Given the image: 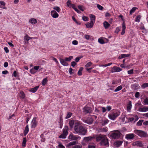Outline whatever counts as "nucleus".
<instances>
[{"label":"nucleus","mask_w":148,"mask_h":148,"mask_svg":"<svg viewBox=\"0 0 148 148\" xmlns=\"http://www.w3.org/2000/svg\"><path fill=\"white\" fill-rule=\"evenodd\" d=\"M73 129L75 132L74 133L79 135H84L87 133L86 129L83 126L81 125L78 121H75Z\"/></svg>","instance_id":"f257e3e1"},{"label":"nucleus","mask_w":148,"mask_h":148,"mask_svg":"<svg viewBox=\"0 0 148 148\" xmlns=\"http://www.w3.org/2000/svg\"><path fill=\"white\" fill-rule=\"evenodd\" d=\"M120 113L119 112H111L108 115V117L110 119L114 120L120 115Z\"/></svg>","instance_id":"f03ea898"},{"label":"nucleus","mask_w":148,"mask_h":148,"mask_svg":"<svg viewBox=\"0 0 148 148\" xmlns=\"http://www.w3.org/2000/svg\"><path fill=\"white\" fill-rule=\"evenodd\" d=\"M69 128L68 126H65L64 129L63 130V133L61 134L59 137L60 138H65L66 136L68 134V130Z\"/></svg>","instance_id":"7ed1b4c3"},{"label":"nucleus","mask_w":148,"mask_h":148,"mask_svg":"<svg viewBox=\"0 0 148 148\" xmlns=\"http://www.w3.org/2000/svg\"><path fill=\"white\" fill-rule=\"evenodd\" d=\"M121 134V133L118 130H116L112 133L110 136L114 139H117L120 137Z\"/></svg>","instance_id":"20e7f679"},{"label":"nucleus","mask_w":148,"mask_h":148,"mask_svg":"<svg viewBox=\"0 0 148 148\" xmlns=\"http://www.w3.org/2000/svg\"><path fill=\"white\" fill-rule=\"evenodd\" d=\"M68 138L70 141H77L78 140H80L81 137L78 136H76L71 133L69 134Z\"/></svg>","instance_id":"39448f33"},{"label":"nucleus","mask_w":148,"mask_h":148,"mask_svg":"<svg viewBox=\"0 0 148 148\" xmlns=\"http://www.w3.org/2000/svg\"><path fill=\"white\" fill-rule=\"evenodd\" d=\"M134 132L135 134L141 137H145L146 135L145 132L140 130H135Z\"/></svg>","instance_id":"423d86ee"},{"label":"nucleus","mask_w":148,"mask_h":148,"mask_svg":"<svg viewBox=\"0 0 148 148\" xmlns=\"http://www.w3.org/2000/svg\"><path fill=\"white\" fill-rule=\"evenodd\" d=\"M92 112V109L90 107L86 106L83 108L82 112L84 114L90 113Z\"/></svg>","instance_id":"0eeeda50"},{"label":"nucleus","mask_w":148,"mask_h":148,"mask_svg":"<svg viewBox=\"0 0 148 148\" xmlns=\"http://www.w3.org/2000/svg\"><path fill=\"white\" fill-rule=\"evenodd\" d=\"M103 139V140H102L100 142V143L101 145L103 146H108L109 143L107 138L106 137L104 138V139Z\"/></svg>","instance_id":"6e6552de"},{"label":"nucleus","mask_w":148,"mask_h":148,"mask_svg":"<svg viewBox=\"0 0 148 148\" xmlns=\"http://www.w3.org/2000/svg\"><path fill=\"white\" fill-rule=\"evenodd\" d=\"M106 136L104 135H99L96 137V140L97 142L101 141L103 140L104 138H106Z\"/></svg>","instance_id":"1a4fd4ad"},{"label":"nucleus","mask_w":148,"mask_h":148,"mask_svg":"<svg viewBox=\"0 0 148 148\" xmlns=\"http://www.w3.org/2000/svg\"><path fill=\"white\" fill-rule=\"evenodd\" d=\"M122 70L121 69L116 66H114L112 69L111 72L112 73L119 72Z\"/></svg>","instance_id":"9d476101"},{"label":"nucleus","mask_w":148,"mask_h":148,"mask_svg":"<svg viewBox=\"0 0 148 148\" xmlns=\"http://www.w3.org/2000/svg\"><path fill=\"white\" fill-rule=\"evenodd\" d=\"M83 121L88 124H92L93 121V119L91 117L88 118L86 120H84Z\"/></svg>","instance_id":"9b49d317"},{"label":"nucleus","mask_w":148,"mask_h":148,"mask_svg":"<svg viewBox=\"0 0 148 148\" xmlns=\"http://www.w3.org/2000/svg\"><path fill=\"white\" fill-rule=\"evenodd\" d=\"M32 38H31L29 37L27 34H26L25 36L24 37V41L25 42V44H28L29 42L28 41L30 40L31 39H32Z\"/></svg>","instance_id":"f8f14e48"},{"label":"nucleus","mask_w":148,"mask_h":148,"mask_svg":"<svg viewBox=\"0 0 148 148\" xmlns=\"http://www.w3.org/2000/svg\"><path fill=\"white\" fill-rule=\"evenodd\" d=\"M51 14L52 17L54 18H57L58 17L59 15L55 10L51 11Z\"/></svg>","instance_id":"ddd939ff"},{"label":"nucleus","mask_w":148,"mask_h":148,"mask_svg":"<svg viewBox=\"0 0 148 148\" xmlns=\"http://www.w3.org/2000/svg\"><path fill=\"white\" fill-rule=\"evenodd\" d=\"M32 128H34L36 126L37 122L36 121V118H34L32 120Z\"/></svg>","instance_id":"4468645a"},{"label":"nucleus","mask_w":148,"mask_h":148,"mask_svg":"<svg viewBox=\"0 0 148 148\" xmlns=\"http://www.w3.org/2000/svg\"><path fill=\"white\" fill-rule=\"evenodd\" d=\"M126 137L127 139H131L134 137V135L133 134H127L126 136Z\"/></svg>","instance_id":"2eb2a0df"},{"label":"nucleus","mask_w":148,"mask_h":148,"mask_svg":"<svg viewBox=\"0 0 148 148\" xmlns=\"http://www.w3.org/2000/svg\"><path fill=\"white\" fill-rule=\"evenodd\" d=\"M90 22L94 24V23L95 22V16L93 14H90Z\"/></svg>","instance_id":"dca6fc26"},{"label":"nucleus","mask_w":148,"mask_h":148,"mask_svg":"<svg viewBox=\"0 0 148 148\" xmlns=\"http://www.w3.org/2000/svg\"><path fill=\"white\" fill-rule=\"evenodd\" d=\"M60 61L61 64L64 66H67L68 65V64L63 59L60 58Z\"/></svg>","instance_id":"f3484780"},{"label":"nucleus","mask_w":148,"mask_h":148,"mask_svg":"<svg viewBox=\"0 0 148 148\" xmlns=\"http://www.w3.org/2000/svg\"><path fill=\"white\" fill-rule=\"evenodd\" d=\"M75 122L74 120H72L70 121L69 123L70 128L72 129L73 128V126H74Z\"/></svg>","instance_id":"a211bd4d"},{"label":"nucleus","mask_w":148,"mask_h":148,"mask_svg":"<svg viewBox=\"0 0 148 148\" xmlns=\"http://www.w3.org/2000/svg\"><path fill=\"white\" fill-rule=\"evenodd\" d=\"M122 32H121V34L122 35H123L125 33V29H126V27H125V24L124 22H123L122 24Z\"/></svg>","instance_id":"6ab92c4d"},{"label":"nucleus","mask_w":148,"mask_h":148,"mask_svg":"<svg viewBox=\"0 0 148 148\" xmlns=\"http://www.w3.org/2000/svg\"><path fill=\"white\" fill-rule=\"evenodd\" d=\"M132 107V102L131 101H129L127 106V110L128 111L130 110Z\"/></svg>","instance_id":"aec40b11"},{"label":"nucleus","mask_w":148,"mask_h":148,"mask_svg":"<svg viewBox=\"0 0 148 148\" xmlns=\"http://www.w3.org/2000/svg\"><path fill=\"white\" fill-rule=\"evenodd\" d=\"M39 87V86H37L34 88H32L29 90V91L33 93L37 91Z\"/></svg>","instance_id":"412c9836"},{"label":"nucleus","mask_w":148,"mask_h":148,"mask_svg":"<svg viewBox=\"0 0 148 148\" xmlns=\"http://www.w3.org/2000/svg\"><path fill=\"white\" fill-rule=\"evenodd\" d=\"M93 138V137L90 136L84 138V140L85 142H88L89 141L91 140Z\"/></svg>","instance_id":"4be33fe9"},{"label":"nucleus","mask_w":148,"mask_h":148,"mask_svg":"<svg viewBox=\"0 0 148 148\" xmlns=\"http://www.w3.org/2000/svg\"><path fill=\"white\" fill-rule=\"evenodd\" d=\"M103 24L104 27L106 29L108 28L110 26V25L106 21H105L104 22Z\"/></svg>","instance_id":"5701e85b"},{"label":"nucleus","mask_w":148,"mask_h":148,"mask_svg":"<svg viewBox=\"0 0 148 148\" xmlns=\"http://www.w3.org/2000/svg\"><path fill=\"white\" fill-rule=\"evenodd\" d=\"M93 23L90 22V23H88L86 24V27L87 28H91L92 27L93 25Z\"/></svg>","instance_id":"b1692460"},{"label":"nucleus","mask_w":148,"mask_h":148,"mask_svg":"<svg viewBox=\"0 0 148 148\" xmlns=\"http://www.w3.org/2000/svg\"><path fill=\"white\" fill-rule=\"evenodd\" d=\"M78 142L77 141H75L71 142L69 143L68 144L67 146H70L73 145H75L76 144H77Z\"/></svg>","instance_id":"393cba45"},{"label":"nucleus","mask_w":148,"mask_h":148,"mask_svg":"<svg viewBox=\"0 0 148 148\" xmlns=\"http://www.w3.org/2000/svg\"><path fill=\"white\" fill-rule=\"evenodd\" d=\"M139 111L142 112L148 111V108L144 107L143 108H140L139 109Z\"/></svg>","instance_id":"a878e982"},{"label":"nucleus","mask_w":148,"mask_h":148,"mask_svg":"<svg viewBox=\"0 0 148 148\" xmlns=\"http://www.w3.org/2000/svg\"><path fill=\"white\" fill-rule=\"evenodd\" d=\"M71 6L78 13H79L81 12L80 11L77 9V8L75 7V5L74 4H72L71 5Z\"/></svg>","instance_id":"bb28decb"},{"label":"nucleus","mask_w":148,"mask_h":148,"mask_svg":"<svg viewBox=\"0 0 148 148\" xmlns=\"http://www.w3.org/2000/svg\"><path fill=\"white\" fill-rule=\"evenodd\" d=\"M29 132L28 125H27L25 127V130L24 132V135L25 136Z\"/></svg>","instance_id":"cd10ccee"},{"label":"nucleus","mask_w":148,"mask_h":148,"mask_svg":"<svg viewBox=\"0 0 148 148\" xmlns=\"http://www.w3.org/2000/svg\"><path fill=\"white\" fill-rule=\"evenodd\" d=\"M130 56V54H121V56H119V58H124L126 57H129Z\"/></svg>","instance_id":"c85d7f7f"},{"label":"nucleus","mask_w":148,"mask_h":148,"mask_svg":"<svg viewBox=\"0 0 148 148\" xmlns=\"http://www.w3.org/2000/svg\"><path fill=\"white\" fill-rule=\"evenodd\" d=\"M29 22L31 23L35 24L37 23V21L36 19L34 18H32L29 20Z\"/></svg>","instance_id":"c756f323"},{"label":"nucleus","mask_w":148,"mask_h":148,"mask_svg":"<svg viewBox=\"0 0 148 148\" xmlns=\"http://www.w3.org/2000/svg\"><path fill=\"white\" fill-rule=\"evenodd\" d=\"M107 127H105L103 128H101L100 129V131L102 132H106L107 131Z\"/></svg>","instance_id":"7c9ffc66"},{"label":"nucleus","mask_w":148,"mask_h":148,"mask_svg":"<svg viewBox=\"0 0 148 148\" xmlns=\"http://www.w3.org/2000/svg\"><path fill=\"white\" fill-rule=\"evenodd\" d=\"M141 16L140 15H139L137 16L135 19V21L137 22H139L140 21V20L141 18Z\"/></svg>","instance_id":"2f4dec72"},{"label":"nucleus","mask_w":148,"mask_h":148,"mask_svg":"<svg viewBox=\"0 0 148 148\" xmlns=\"http://www.w3.org/2000/svg\"><path fill=\"white\" fill-rule=\"evenodd\" d=\"M47 81V78H45L43 79L42 82V85L43 86H44L46 84Z\"/></svg>","instance_id":"473e14b6"},{"label":"nucleus","mask_w":148,"mask_h":148,"mask_svg":"<svg viewBox=\"0 0 148 148\" xmlns=\"http://www.w3.org/2000/svg\"><path fill=\"white\" fill-rule=\"evenodd\" d=\"M123 142L120 141H117L116 142V145L117 147L120 146L121 145Z\"/></svg>","instance_id":"72a5a7b5"},{"label":"nucleus","mask_w":148,"mask_h":148,"mask_svg":"<svg viewBox=\"0 0 148 148\" xmlns=\"http://www.w3.org/2000/svg\"><path fill=\"white\" fill-rule=\"evenodd\" d=\"M137 9V8L135 7H133L132 9L130 10V14H132L136 10V9Z\"/></svg>","instance_id":"f704fd0d"},{"label":"nucleus","mask_w":148,"mask_h":148,"mask_svg":"<svg viewBox=\"0 0 148 148\" xmlns=\"http://www.w3.org/2000/svg\"><path fill=\"white\" fill-rule=\"evenodd\" d=\"M143 121V120H140L137 123V125L138 126H140L142 125Z\"/></svg>","instance_id":"c9c22d12"},{"label":"nucleus","mask_w":148,"mask_h":148,"mask_svg":"<svg viewBox=\"0 0 148 148\" xmlns=\"http://www.w3.org/2000/svg\"><path fill=\"white\" fill-rule=\"evenodd\" d=\"M122 88V86H120L117 87L114 90V91L115 92H117L121 90Z\"/></svg>","instance_id":"e433bc0d"},{"label":"nucleus","mask_w":148,"mask_h":148,"mask_svg":"<svg viewBox=\"0 0 148 148\" xmlns=\"http://www.w3.org/2000/svg\"><path fill=\"white\" fill-rule=\"evenodd\" d=\"M83 67H80L79 69V71H78V74L79 75H82V71L83 70Z\"/></svg>","instance_id":"4c0bfd02"},{"label":"nucleus","mask_w":148,"mask_h":148,"mask_svg":"<svg viewBox=\"0 0 148 148\" xmlns=\"http://www.w3.org/2000/svg\"><path fill=\"white\" fill-rule=\"evenodd\" d=\"M20 96L22 99L24 98L25 97V94L23 91H21L20 92Z\"/></svg>","instance_id":"58836bf2"},{"label":"nucleus","mask_w":148,"mask_h":148,"mask_svg":"<svg viewBox=\"0 0 148 148\" xmlns=\"http://www.w3.org/2000/svg\"><path fill=\"white\" fill-rule=\"evenodd\" d=\"M26 138H23V140L22 142V146L23 147H25L26 145Z\"/></svg>","instance_id":"ea45409f"},{"label":"nucleus","mask_w":148,"mask_h":148,"mask_svg":"<svg viewBox=\"0 0 148 148\" xmlns=\"http://www.w3.org/2000/svg\"><path fill=\"white\" fill-rule=\"evenodd\" d=\"M108 122L109 121L108 120H104L102 121V125L104 126L107 124Z\"/></svg>","instance_id":"a19ab883"},{"label":"nucleus","mask_w":148,"mask_h":148,"mask_svg":"<svg viewBox=\"0 0 148 148\" xmlns=\"http://www.w3.org/2000/svg\"><path fill=\"white\" fill-rule=\"evenodd\" d=\"M73 58V56H70L69 58H66L65 59V60L66 61H69L71 60Z\"/></svg>","instance_id":"79ce46f5"},{"label":"nucleus","mask_w":148,"mask_h":148,"mask_svg":"<svg viewBox=\"0 0 148 148\" xmlns=\"http://www.w3.org/2000/svg\"><path fill=\"white\" fill-rule=\"evenodd\" d=\"M98 41L100 43L102 44L104 43H105L104 40L101 38H99L98 39Z\"/></svg>","instance_id":"37998d69"},{"label":"nucleus","mask_w":148,"mask_h":148,"mask_svg":"<svg viewBox=\"0 0 148 148\" xmlns=\"http://www.w3.org/2000/svg\"><path fill=\"white\" fill-rule=\"evenodd\" d=\"M53 9L57 11L58 12H59L60 11V9L59 7H57V6H56L54 7L53 8Z\"/></svg>","instance_id":"c03bdc74"},{"label":"nucleus","mask_w":148,"mask_h":148,"mask_svg":"<svg viewBox=\"0 0 148 148\" xmlns=\"http://www.w3.org/2000/svg\"><path fill=\"white\" fill-rule=\"evenodd\" d=\"M141 87L143 88H145L146 87H148V83H145L141 85Z\"/></svg>","instance_id":"a18cd8bd"},{"label":"nucleus","mask_w":148,"mask_h":148,"mask_svg":"<svg viewBox=\"0 0 148 148\" xmlns=\"http://www.w3.org/2000/svg\"><path fill=\"white\" fill-rule=\"evenodd\" d=\"M72 113L70 112H68L65 118L66 119H67L69 118L71 116Z\"/></svg>","instance_id":"49530a36"},{"label":"nucleus","mask_w":148,"mask_h":148,"mask_svg":"<svg viewBox=\"0 0 148 148\" xmlns=\"http://www.w3.org/2000/svg\"><path fill=\"white\" fill-rule=\"evenodd\" d=\"M97 7L99 10H103V7L99 4L97 5Z\"/></svg>","instance_id":"de8ad7c7"},{"label":"nucleus","mask_w":148,"mask_h":148,"mask_svg":"<svg viewBox=\"0 0 148 148\" xmlns=\"http://www.w3.org/2000/svg\"><path fill=\"white\" fill-rule=\"evenodd\" d=\"M67 5L69 7H71V1L70 0H68L66 3Z\"/></svg>","instance_id":"09e8293b"},{"label":"nucleus","mask_w":148,"mask_h":148,"mask_svg":"<svg viewBox=\"0 0 148 148\" xmlns=\"http://www.w3.org/2000/svg\"><path fill=\"white\" fill-rule=\"evenodd\" d=\"M136 144L138 146H139V147H142L143 146L142 144L140 142H137L136 143Z\"/></svg>","instance_id":"8fccbe9b"},{"label":"nucleus","mask_w":148,"mask_h":148,"mask_svg":"<svg viewBox=\"0 0 148 148\" xmlns=\"http://www.w3.org/2000/svg\"><path fill=\"white\" fill-rule=\"evenodd\" d=\"M133 71H134V70L133 69H132L128 71H127L128 73L129 74H130V75L132 74H133L134 73Z\"/></svg>","instance_id":"3c124183"},{"label":"nucleus","mask_w":148,"mask_h":148,"mask_svg":"<svg viewBox=\"0 0 148 148\" xmlns=\"http://www.w3.org/2000/svg\"><path fill=\"white\" fill-rule=\"evenodd\" d=\"M82 146L81 145H76L73 147L72 148H81Z\"/></svg>","instance_id":"603ef678"},{"label":"nucleus","mask_w":148,"mask_h":148,"mask_svg":"<svg viewBox=\"0 0 148 148\" xmlns=\"http://www.w3.org/2000/svg\"><path fill=\"white\" fill-rule=\"evenodd\" d=\"M58 147L59 148H65V147L64 146L62 143H59L58 145Z\"/></svg>","instance_id":"864d4df0"},{"label":"nucleus","mask_w":148,"mask_h":148,"mask_svg":"<svg viewBox=\"0 0 148 148\" xmlns=\"http://www.w3.org/2000/svg\"><path fill=\"white\" fill-rule=\"evenodd\" d=\"M78 8L81 11H83L84 10L83 8V6L81 5H78Z\"/></svg>","instance_id":"5fc2aeb1"},{"label":"nucleus","mask_w":148,"mask_h":148,"mask_svg":"<svg viewBox=\"0 0 148 148\" xmlns=\"http://www.w3.org/2000/svg\"><path fill=\"white\" fill-rule=\"evenodd\" d=\"M144 102L145 104L148 105V98L144 99Z\"/></svg>","instance_id":"6e6d98bb"},{"label":"nucleus","mask_w":148,"mask_h":148,"mask_svg":"<svg viewBox=\"0 0 148 148\" xmlns=\"http://www.w3.org/2000/svg\"><path fill=\"white\" fill-rule=\"evenodd\" d=\"M88 17L87 16H83L82 17L83 20L85 21H87L88 20Z\"/></svg>","instance_id":"4d7b16f0"},{"label":"nucleus","mask_w":148,"mask_h":148,"mask_svg":"<svg viewBox=\"0 0 148 148\" xmlns=\"http://www.w3.org/2000/svg\"><path fill=\"white\" fill-rule=\"evenodd\" d=\"M112 64V63H110L107 64H106L104 65H101L102 66H104V67H106L107 66H109L111 64Z\"/></svg>","instance_id":"13d9d810"},{"label":"nucleus","mask_w":148,"mask_h":148,"mask_svg":"<svg viewBox=\"0 0 148 148\" xmlns=\"http://www.w3.org/2000/svg\"><path fill=\"white\" fill-rule=\"evenodd\" d=\"M50 58L51 59H53V60H54L56 63H58V62L57 60L55 58L53 57L52 56H51L50 57Z\"/></svg>","instance_id":"bf43d9fd"},{"label":"nucleus","mask_w":148,"mask_h":148,"mask_svg":"<svg viewBox=\"0 0 148 148\" xmlns=\"http://www.w3.org/2000/svg\"><path fill=\"white\" fill-rule=\"evenodd\" d=\"M92 64V63L91 62H89L85 65V66L86 67H89Z\"/></svg>","instance_id":"052dcab7"},{"label":"nucleus","mask_w":148,"mask_h":148,"mask_svg":"<svg viewBox=\"0 0 148 148\" xmlns=\"http://www.w3.org/2000/svg\"><path fill=\"white\" fill-rule=\"evenodd\" d=\"M85 38L87 40H88L90 39V36L88 35H85L84 36Z\"/></svg>","instance_id":"680f3d73"},{"label":"nucleus","mask_w":148,"mask_h":148,"mask_svg":"<svg viewBox=\"0 0 148 148\" xmlns=\"http://www.w3.org/2000/svg\"><path fill=\"white\" fill-rule=\"evenodd\" d=\"M78 43V42L76 40H73L72 42V44L74 45H77Z\"/></svg>","instance_id":"e2e57ef3"},{"label":"nucleus","mask_w":148,"mask_h":148,"mask_svg":"<svg viewBox=\"0 0 148 148\" xmlns=\"http://www.w3.org/2000/svg\"><path fill=\"white\" fill-rule=\"evenodd\" d=\"M139 93L138 92H136L135 95V97L136 98H138L139 97Z\"/></svg>","instance_id":"0e129e2a"},{"label":"nucleus","mask_w":148,"mask_h":148,"mask_svg":"<svg viewBox=\"0 0 148 148\" xmlns=\"http://www.w3.org/2000/svg\"><path fill=\"white\" fill-rule=\"evenodd\" d=\"M76 64V63L74 61L72 62L71 63V65L74 67Z\"/></svg>","instance_id":"69168bd1"},{"label":"nucleus","mask_w":148,"mask_h":148,"mask_svg":"<svg viewBox=\"0 0 148 148\" xmlns=\"http://www.w3.org/2000/svg\"><path fill=\"white\" fill-rule=\"evenodd\" d=\"M4 49L6 53H8L9 52V51L7 47H5Z\"/></svg>","instance_id":"338daca9"},{"label":"nucleus","mask_w":148,"mask_h":148,"mask_svg":"<svg viewBox=\"0 0 148 148\" xmlns=\"http://www.w3.org/2000/svg\"><path fill=\"white\" fill-rule=\"evenodd\" d=\"M101 108L102 109V112H105L106 111V109L104 107H102Z\"/></svg>","instance_id":"774afa93"}]
</instances>
